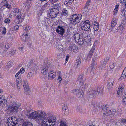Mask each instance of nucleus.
Here are the masks:
<instances>
[{"instance_id":"f257e3e1","label":"nucleus","mask_w":126,"mask_h":126,"mask_svg":"<svg viewBox=\"0 0 126 126\" xmlns=\"http://www.w3.org/2000/svg\"><path fill=\"white\" fill-rule=\"evenodd\" d=\"M27 117L35 119L37 121L42 120L41 126H54L56 122V118L53 115H48L47 117L46 113L43 111H37L27 114Z\"/></svg>"},{"instance_id":"f03ea898","label":"nucleus","mask_w":126,"mask_h":126,"mask_svg":"<svg viewBox=\"0 0 126 126\" xmlns=\"http://www.w3.org/2000/svg\"><path fill=\"white\" fill-rule=\"evenodd\" d=\"M21 104L20 103L14 101L12 103L11 105L8 107L7 110L10 113L15 114L17 112Z\"/></svg>"},{"instance_id":"7ed1b4c3","label":"nucleus","mask_w":126,"mask_h":126,"mask_svg":"<svg viewBox=\"0 0 126 126\" xmlns=\"http://www.w3.org/2000/svg\"><path fill=\"white\" fill-rule=\"evenodd\" d=\"M103 89L97 86L94 89L90 91L89 92L88 96L90 98H94L95 95L98 93V95H100L102 94Z\"/></svg>"},{"instance_id":"20e7f679","label":"nucleus","mask_w":126,"mask_h":126,"mask_svg":"<svg viewBox=\"0 0 126 126\" xmlns=\"http://www.w3.org/2000/svg\"><path fill=\"white\" fill-rule=\"evenodd\" d=\"M19 119L14 117H9L7 121V124L9 126H19Z\"/></svg>"},{"instance_id":"39448f33","label":"nucleus","mask_w":126,"mask_h":126,"mask_svg":"<svg viewBox=\"0 0 126 126\" xmlns=\"http://www.w3.org/2000/svg\"><path fill=\"white\" fill-rule=\"evenodd\" d=\"M59 12V11L58 9L53 8L50 10L49 13L50 16L52 18H55L57 16Z\"/></svg>"},{"instance_id":"423d86ee","label":"nucleus","mask_w":126,"mask_h":126,"mask_svg":"<svg viewBox=\"0 0 126 126\" xmlns=\"http://www.w3.org/2000/svg\"><path fill=\"white\" fill-rule=\"evenodd\" d=\"M49 65L47 63L44 64L42 67L41 68L42 73L44 75L48 73V70H49Z\"/></svg>"},{"instance_id":"0eeeda50","label":"nucleus","mask_w":126,"mask_h":126,"mask_svg":"<svg viewBox=\"0 0 126 126\" xmlns=\"http://www.w3.org/2000/svg\"><path fill=\"white\" fill-rule=\"evenodd\" d=\"M65 27L61 26H58L56 30V32L59 34L63 36L64 33Z\"/></svg>"},{"instance_id":"6e6552de","label":"nucleus","mask_w":126,"mask_h":126,"mask_svg":"<svg viewBox=\"0 0 126 126\" xmlns=\"http://www.w3.org/2000/svg\"><path fill=\"white\" fill-rule=\"evenodd\" d=\"M72 92L74 94L79 98H80L83 96L82 92H81L79 89H74L72 91Z\"/></svg>"},{"instance_id":"1a4fd4ad","label":"nucleus","mask_w":126,"mask_h":126,"mask_svg":"<svg viewBox=\"0 0 126 126\" xmlns=\"http://www.w3.org/2000/svg\"><path fill=\"white\" fill-rule=\"evenodd\" d=\"M69 50L73 51L74 52H77L79 51V49L78 47L75 45L71 44L69 47Z\"/></svg>"},{"instance_id":"9d476101","label":"nucleus","mask_w":126,"mask_h":126,"mask_svg":"<svg viewBox=\"0 0 126 126\" xmlns=\"http://www.w3.org/2000/svg\"><path fill=\"white\" fill-rule=\"evenodd\" d=\"M114 81L115 80L113 79H111L109 80V82L107 86V88L108 89H110L112 88Z\"/></svg>"},{"instance_id":"9b49d317","label":"nucleus","mask_w":126,"mask_h":126,"mask_svg":"<svg viewBox=\"0 0 126 126\" xmlns=\"http://www.w3.org/2000/svg\"><path fill=\"white\" fill-rule=\"evenodd\" d=\"M91 25L90 24H85L83 26L81 27V29L82 30L85 31H89L90 29Z\"/></svg>"},{"instance_id":"f8f14e48","label":"nucleus","mask_w":126,"mask_h":126,"mask_svg":"<svg viewBox=\"0 0 126 126\" xmlns=\"http://www.w3.org/2000/svg\"><path fill=\"white\" fill-rule=\"evenodd\" d=\"M95 50V48H94L92 47V49L90 51L89 53L87 55V57L86 59H89L90 60L93 54V52Z\"/></svg>"},{"instance_id":"ddd939ff","label":"nucleus","mask_w":126,"mask_h":126,"mask_svg":"<svg viewBox=\"0 0 126 126\" xmlns=\"http://www.w3.org/2000/svg\"><path fill=\"white\" fill-rule=\"evenodd\" d=\"M7 103V101L5 99V97L3 95H0V103L4 104Z\"/></svg>"},{"instance_id":"4468645a","label":"nucleus","mask_w":126,"mask_h":126,"mask_svg":"<svg viewBox=\"0 0 126 126\" xmlns=\"http://www.w3.org/2000/svg\"><path fill=\"white\" fill-rule=\"evenodd\" d=\"M52 71L49 72V73L48 79H49L51 80L54 79L56 76V74L55 72L52 73Z\"/></svg>"},{"instance_id":"2eb2a0df","label":"nucleus","mask_w":126,"mask_h":126,"mask_svg":"<svg viewBox=\"0 0 126 126\" xmlns=\"http://www.w3.org/2000/svg\"><path fill=\"white\" fill-rule=\"evenodd\" d=\"M82 18V15L81 14H79L78 15H77L76 19L74 20L75 23H78L79 22Z\"/></svg>"},{"instance_id":"dca6fc26","label":"nucleus","mask_w":126,"mask_h":126,"mask_svg":"<svg viewBox=\"0 0 126 126\" xmlns=\"http://www.w3.org/2000/svg\"><path fill=\"white\" fill-rule=\"evenodd\" d=\"M63 111L64 112V113L65 114H67L69 113V111L67 108V104H65L63 105L62 108Z\"/></svg>"},{"instance_id":"f3484780","label":"nucleus","mask_w":126,"mask_h":126,"mask_svg":"<svg viewBox=\"0 0 126 126\" xmlns=\"http://www.w3.org/2000/svg\"><path fill=\"white\" fill-rule=\"evenodd\" d=\"M1 3H4V4L3 5V7L6 6V8L9 9L11 8V6L7 4V1H6V0H3L1 2Z\"/></svg>"},{"instance_id":"a211bd4d","label":"nucleus","mask_w":126,"mask_h":126,"mask_svg":"<svg viewBox=\"0 0 126 126\" xmlns=\"http://www.w3.org/2000/svg\"><path fill=\"white\" fill-rule=\"evenodd\" d=\"M94 23H95V24H94L93 29L95 31H97L99 28V26L98 25L99 24L98 22L95 21H94Z\"/></svg>"},{"instance_id":"6ab92c4d","label":"nucleus","mask_w":126,"mask_h":126,"mask_svg":"<svg viewBox=\"0 0 126 126\" xmlns=\"http://www.w3.org/2000/svg\"><path fill=\"white\" fill-rule=\"evenodd\" d=\"M83 76L82 75H79L77 79V81L80 84L82 83V85H83Z\"/></svg>"},{"instance_id":"aec40b11","label":"nucleus","mask_w":126,"mask_h":126,"mask_svg":"<svg viewBox=\"0 0 126 126\" xmlns=\"http://www.w3.org/2000/svg\"><path fill=\"white\" fill-rule=\"evenodd\" d=\"M74 39L76 42L78 41V39L81 38L80 34L78 33L75 34L73 36Z\"/></svg>"},{"instance_id":"412c9836","label":"nucleus","mask_w":126,"mask_h":126,"mask_svg":"<svg viewBox=\"0 0 126 126\" xmlns=\"http://www.w3.org/2000/svg\"><path fill=\"white\" fill-rule=\"evenodd\" d=\"M76 42H77L80 45H82L84 43V39L82 37L79 39L78 41H77Z\"/></svg>"},{"instance_id":"4be33fe9","label":"nucleus","mask_w":126,"mask_h":126,"mask_svg":"<svg viewBox=\"0 0 126 126\" xmlns=\"http://www.w3.org/2000/svg\"><path fill=\"white\" fill-rule=\"evenodd\" d=\"M13 13L14 15H15V16L16 15H18L21 14V13L19 11L18 9H15L13 12Z\"/></svg>"},{"instance_id":"5701e85b","label":"nucleus","mask_w":126,"mask_h":126,"mask_svg":"<svg viewBox=\"0 0 126 126\" xmlns=\"http://www.w3.org/2000/svg\"><path fill=\"white\" fill-rule=\"evenodd\" d=\"M117 23V21L116 20L113 18L112 20L111 23V26L112 27H114L116 25Z\"/></svg>"},{"instance_id":"b1692460","label":"nucleus","mask_w":126,"mask_h":126,"mask_svg":"<svg viewBox=\"0 0 126 126\" xmlns=\"http://www.w3.org/2000/svg\"><path fill=\"white\" fill-rule=\"evenodd\" d=\"M24 85H23L24 90L26 91H29V86L27 83L26 82H24Z\"/></svg>"},{"instance_id":"393cba45","label":"nucleus","mask_w":126,"mask_h":126,"mask_svg":"<svg viewBox=\"0 0 126 126\" xmlns=\"http://www.w3.org/2000/svg\"><path fill=\"white\" fill-rule=\"evenodd\" d=\"M77 16V14H73L72 16H71L70 18V21H73V23L74 22V20H75L76 16Z\"/></svg>"},{"instance_id":"a878e982","label":"nucleus","mask_w":126,"mask_h":126,"mask_svg":"<svg viewBox=\"0 0 126 126\" xmlns=\"http://www.w3.org/2000/svg\"><path fill=\"white\" fill-rule=\"evenodd\" d=\"M81 59H80L79 57L77 58V59L76 62L77 67H78L79 66L81 63Z\"/></svg>"},{"instance_id":"bb28decb","label":"nucleus","mask_w":126,"mask_h":126,"mask_svg":"<svg viewBox=\"0 0 126 126\" xmlns=\"http://www.w3.org/2000/svg\"><path fill=\"white\" fill-rule=\"evenodd\" d=\"M21 80H22L21 77H18L16 78V84H22Z\"/></svg>"},{"instance_id":"cd10ccee","label":"nucleus","mask_w":126,"mask_h":126,"mask_svg":"<svg viewBox=\"0 0 126 126\" xmlns=\"http://www.w3.org/2000/svg\"><path fill=\"white\" fill-rule=\"evenodd\" d=\"M122 98V102L123 104L126 105V93L125 94V95H123Z\"/></svg>"},{"instance_id":"c85d7f7f","label":"nucleus","mask_w":126,"mask_h":126,"mask_svg":"<svg viewBox=\"0 0 126 126\" xmlns=\"http://www.w3.org/2000/svg\"><path fill=\"white\" fill-rule=\"evenodd\" d=\"M116 111V110L115 109L110 110L108 112L109 115H114L115 114Z\"/></svg>"},{"instance_id":"c756f323","label":"nucleus","mask_w":126,"mask_h":126,"mask_svg":"<svg viewBox=\"0 0 126 126\" xmlns=\"http://www.w3.org/2000/svg\"><path fill=\"white\" fill-rule=\"evenodd\" d=\"M87 39H84V44L85 45H87L89 42H90V37H89Z\"/></svg>"},{"instance_id":"7c9ffc66","label":"nucleus","mask_w":126,"mask_h":126,"mask_svg":"<svg viewBox=\"0 0 126 126\" xmlns=\"http://www.w3.org/2000/svg\"><path fill=\"white\" fill-rule=\"evenodd\" d=\"M68 13L67 10L65 9H64L63 10L62 12V15L63 16H65Z\"/></svg>"},{"instance_id":"2f4dec72","label":"nucleus","mask_w":126,"mask_h":126,"mask_svg":"<svg viewBox=\"0 0 126 126\" xmlns=\"http://www.w3.org/2000/svg\"><path fill=\"white\" fill-rule=\"evenodd\" d=\"M60 126H67L66 122L63 120H62L60 122Z\"/></svg>"},{"instance_id":"473e14b6","label":"nucleus","mask_w":126,"mask_h":126,"mask_svg":"<svg viewBox=\"0 0 126 126\" xmlns=\"http://www.w3.org/2000/svg\"><path fill=\"white\" fill-rule=\"evenodd\" d=\"M109 107V105H106L104 106V105L103 106H101L100 107V108L101 109H102V110H107V109L108 108V107Z\"/></svg>"},{"instance_id":"72a5a7b5","label":"nucleus","mask_w":126,"mask_h":126,"mask_svg":"<svg viewBox=\"0 0 126 126\" xmlns=\"http://www.w3.org/2000/svg\"><path fill=\"white\" fill-rule=\"evenodd\" d=\"M126 70H124L123 71L121 77L123 78H125L126 77Z\"/></svg>"},{"instance_id":"f704fd0d","label":"nucleus","mask_w":126,"mask_h":126,"mask_svg":"<svg viewBox=\"0 0 126 126\" xmlns=\"http://www.w3.org/2000/svg\"><path fill=\"white\" fill-rule=\"evenodd\" d=\"M15 53V51L13 49L10 50L9 52V54H10L11 56L14 55Z\"/></svg>"},{"instance_id":"c9c22d12","label":"nucleus","mask_w":126,"mask_h":126,"mask_svg":"<svg viewBox=\"0 0 126 126\" xmlns=\"http://www.w3.org/2000/svg\"><path fill=\"white\" fill-rule=\"evenodd\" d=\"M98 57V56L96 54H94V57L92 59V61H95V60L97 59Z\"/></svg>"},{"instance_id":"e433bc0d","label":"nucleus","mask_w":126,"mask_h":126,"mask_svg":"<svg viewBox=\"0 0 126 126\" xmlns=\"http://www.w3.org/2000/svg\"><path fill=\"white\" fill-rule=\"evenodd\" d=\"M19 29V26L16 25L15 26H14L13 27V29L14 31H17V30H18Z\"/></svg>"},{"instance_id":"4c0bfd02","label":"nucleus","mask_w":126,"mask_h":126,"mask_svg":"<svg viewBox=\"0 0 126 126\" xmlns=\"http://www.w3.org/2000/svg\"><path fill=\"white\" fill-rule=\"evenodd\" d=\"M105 67V65L102 64H101L99 68L100 69H101V70H104Z\"/></svg>"},{"instance_id":"58836bf2","label":"nucleus","mask_w":126,"mask_h":126,"mask_svg":"<svg viewBox=\"0 0 126 126\" xmlns=\"http://www.w3.org/2000/svg\"><path fill=\"white\" fill-rule=\"evenodd\" d=\"M91 0H88L85 6L86 7L88 8V6L90 5V3L91 2Z\"/></svg>"},{"instance_id":"ea45409f","label":"nucleus","mask_w":126,"mask_h":126,"mask_svg":"<svg viewBox=\"0 0 126 126\" xmlns=\"http://www.w3.org/2000/svg\"><path fill=\"white\" fill-rule=\"evenodd\" d=\"M5 47L7 49L9 48L10 47V44L9 43L6 42L5 44Z\"/></svg>"},{"instance_id":"a19ab883","label":"nucleus","mask_w":126,"mask_h":126,"mask_svg":"<svg viewBox=\"0 0 126 126\" xmlns=\"http://www.w3.org/2000/svg\"><path fill=\"white\" fill-rule=\"evenodd\" d=\"M33 75L32 73V72H29L27 75V77L29 79H30L32 77Z\"/></svg>"},{"instance_id":"79ce46f5","label":"nucleus","mask_w":126,"mask_h":126,"mask_svg":"<svg viewBox=\"0 0 126 126\" xmlns=\"http://www.w3.org/2000/svg\"><path fill=\"white\" fill-rule=\"evenodd\" d=\"M108 58H106L105 59H104V61L103 62V63L102 64L104 65V64L105 65L106 63H107V62L108 61Z\"/></svg>"},{"instance_id":"37998d69","label":"nucleus","mask_w":126,"mask_h":126,"mask_svg":"<svg viewBox=\"0 0 126 126\" xmlns=\"http://www.w3.org/2000/svg\"><path fill=\"white\" fill-rule=\"evenodd\" d=\"M108 115L107 114L106 115L105 113H104L102 116V118L103 119H106L107 117H108Z\"/></svg>"},{"instance_id":"c03bdc74","label":"nucleus","mask_w":126,"mask_h":126,"mask_svg":"<svg viewBox=\"0 0 126 126\" xmlns=\"http://www.w3.org/2000/svg\"><path fill=\"white\" fill-rule=\"evenodd\" d=\"M6 28L5 27H4L2 31V34H5L6 33Z\"/></svg>"},{"instance_id":"a18cd8bd","label":"nucleus","mask_w":126,"mask_h":126,"mask_svg":"<svg viewBox=\"0 0 126 126\" xmlns=\"http://www.w3.org/2000/svg\"><path fill=\"white\" fill-rule=\"evenodd\" d=\"M10 20L9 18L6 19L4 21V22L6 23H9L10 22Z\"/></svg>"},{"instance_id":"49530a36","label":"nucleus","mask_w":126,"mask_h":126,"mask_svg":"<svg viewBox=\"0 0 126 126\" xmlns=\"http://www.w3.org/2000/svg\"><path fill=\"white\" fill-rule=\"evenodd\" d=\"M83 36L84 39H87L88 38V37H90L89 36H88L87 34H84L83 35Z\"/></svg>"},{"instance_id":"de8ad7c7","label":"nucleus","mask_w":126,"mask_h":126,"mask_svg":"<svg viewBox=\"0 0 126 126\" xmlns=\"http://www.w3.org/2000/svg\"><path fill=\"white\" fill-rule=\"evenodd\" d=\"M19 73H21V74H23L24 72V69L23 68H21L20 71H19Z\"/></svg>"},{"instance_id":"09e8293b","label":"nucleus","mask_w":126,"mask_h":126,"mask_svg":"<svg viewBox=\"0 0 126 126\" xmlns=\"http://www.w3.org/2000/svg\"><path fill=\"white\" fill-rule=\"evenodd\" d=\"M72 2H70L69 1H68L67 0L64 3V4L65 5H67L68 4L70 5Z\"/></svg>"},{"instance_id":"8fccbe9b","label":"nucleus","mask_w":126,"mask_h":126,"mask_svg":"<svg viewBox=\"0 0 126 126\" xmlns=\"http://www.w3.org/2000/svg\"><path fill=\"white\" fill-rule=\"evenodd\" d=\"M87 10L88 8L85 6L82 9V11L83 13H84L87 11Z\"/></svg>"},{"instance_id":"3c124183","label":"nucleus","mask_w":126,"mask_h":126,"mask_svg":"<svg viewBox=\"0 0 126 126\" xmlns=\"http://www.w3.org/2000/svg\"><path fill=\"white\" fill-rule=\"evenodd\" d=\"M111 64L110 66V67L111 69H113L115 67V65L113 63H111Z\"/></svg>"},{"instance_id":"603ef678","label":"nucleus","mask_w":126,"mask_h":126,"mask_svg":"<svg viewBox=\"0 0 126 126\" xmlns=\"http://www.w3.org/2000/svg\"><path fill=\"white\" fill-rule=\"evenodd\" d=\"M121 120V123L126 124V119L122 118Z\"/></svg>"},{"instance_id":"864d4df0","label":"nucleus","mask_w":126,"mask_h":126,"mask_svg":"<svg viewBox=\"0 0 126 126\" xmlns=\"http://www.w3.org/2000/svg\"><path fill=\"white\" fill-rule=\"evenodd\" d=\"M33 111V110L31 109H29L27 110H26L27 112V113H29V114H30L29 113L30 112H31L32 111Z\"/></svg>"},{"instance_id":"5fc2aeb1","label":"nucleus","mask_w":126,"mask_h":126,"mask_svg":"<svg viewBox=\"0 0 126 126\" xmlns=\"http://www.w3.org/2000/svg\"><path fill=\"white\" fill-rule=\"evenodd\" d=\"M17 86V88L18 89H19L20 88V86H21L22 84H16Z\"/></svg>"},{"instance_id":"6e6d98bb","label":"nucleus","mask_w":126,"mask_h":126,"mask_svg":"<svg viewBox=\"0 0 126 126\" xmlns=\"http://www.w3.org/2000/svg\"><path fill=\"white\" fill-rule=\"evenodd\" d=\"M6 51L5 50H4L3 52H2L1 53L3 55H6Z\"/></svg>"},{"instance_id":"4d7b16f0","label":"nucleus","mask_w":126,"mask_h":126,"mask_svg":"<svg viewBox=\"0 0 126 126\" xmlns=\"http://www.w3.org/2000/svg\"><path fill=\"white\" fill-rule=\"evenodd\" d=\"M95 61H93V62H92V64L91 65V66H93V67L94 65H95V63H94Z\"/></svg>"},{"instance_id":"13d9d810","label":"nucleus","mask_w":126,"mask_h":126,"mask_svg":"<svg viewBox=\"0 0 126 126\" xmlns=\"http://www.w3.org/2000/svg\"><path fill=\"white\" fill-rule=\"evenodd\" d=\"M95 61H93V62H92V64L91 65V66H93V67L94 65H95V63H94Z\"/></svg>"},{"instance_id":"bf43d9fd","label":"nucleus","mask_w":126,"mask_h":126,"mask_svg":"<svg viewBox=\"0 0 126 126\" xmlns=\"http://www.w3.org/2000/svg\"><path fill=\"white\" fill-rule=\"evenodd\" d=\"M21 15H17V17L18 19L19 20L20 19L21 17Z\"/></svg>"},{"instance_id":"052dcab7","label":"nucleus","mask_w":126,"mask_h":126,"mask_svg":"<svg viewBox=\"0 0 126 126\" xmlns=\"http://www.w3.org/2000/svg\"><path fill=\"white\" fill-rule=\"evenodd\" d=\"M84 23L85 24H90L89 23V20H86L85 21H84Z\"/></svg>"},{"instance_id":"680f3d73","label":"nucleus","mask_w":126,"mask_h":126,"mask_svg":"<svg viewBox=\"0 0 126 126\" xmlns=\"http://www.w3.org/2000/svg\"><path fill=\"white\" fill-rule=\"evenodd\" d=\"M119 6V5H118L116 6V7L114 9V10H116L117 11L118 9V6Z\"/></svg>"},{"instance_id":"e2e57ef3","label":"nucleus","mask_w":126,"mask_h":126,"mask_svg":"<svg viewBox=\"0 0 126 126\" xmlns=\"http://www.w3.org/2000/svg\"><path fill=\"white\" fill-rule=\"evenodd\" d=\"M62 79L61 78V77L59 76L58 77V81H59V82H60L62 80Z\"/></svg>"},{"instance_id":"0e129e2a","label":"nucleus","mask_w":126,"mask_h":126,"mask_svg":"<svg viewBox=\"0 0 126 126\" xmlns=\"http://www.w3.org/2000/svg\"><path fill=\"white\" fill-rule=\"evenodd\" d=\"M23 37H24V36H25H25H28V33L26 32V33H24L23 34Z\"/></svg>"},{"instance_id":"69168bd1","label":"nucleus","mask_w":126,"mask_h":126,"mask_svg":"<svg viewBox=\"0 0 126 126\" xmlns=\"http://www.w3.org/2000/svg\"><path fill=\"white\" fill-rule=\"evenodd\" d=\"M32 0H28L27 1V2L28 3L29 5L30 4H31V1Z\"/></svg>"},{"instance_id":"338daca9","label":"nucleus","mask_w":126,"mask_h":126,"mask_svg":"<svg viewBox=\"0 0 126 126\" xmlns=\"http://www.w3.org/2000/svg\"><path fill=\"white\" fill-rule=\"evenodd\" d=\"M69 58V57L68 56H66V58L65 59L66 61L65 62L67 63V62L68 61V59Z\"/></svg>"},{"instance_id":"774afa93","label":"nucleus","mask_w":126,"mask_h":126,"mask_svg":"<svg viewBox=\"0 0 126 126\" xmlns=\"http://www.w3.org/2000/svg\"><path fill=\"white\" fill-rule=\"evenodd\" d=\"M23 48L22 47H20L19 48V50L20 51H22L23 50Z\"/></svg>"}]
</instances>
